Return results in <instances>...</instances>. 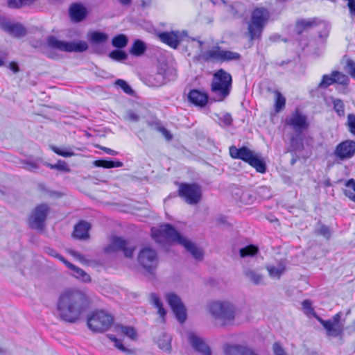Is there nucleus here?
<instances>
[{"instance_id": "f257e3e1", "label": "nucleus", "mask_w": 355, "mask_h": 355, "mask_svg": "<svg viewBox=\"0 0 355 355\" xmlns=\"http://www.w3.org/2000/svg\"><path fill=\"white\" fill-rule=\"evenodd\" d=\"M89 304V297L85 292L79 289H66L61 293L57 302L58 316L65 322L74 323Z\"/></svg>"}, {"instance_id": "f03ea898", "label": "nucleus", "mask_w": 355, "mask_h": 355, "mask_svg": "<svg viewBox=\"0 0 355 355\" xmlns=\"http://www.w3.org/2000/svg\"><path fill=\"white\" fill-rule=\"evenodd\" d=\"M232 78L230 73L220 69L213 74L210 83V92L214 101H223L230 94Z\"/></svg>"}, {"instance_id": "7ed1b4c3", "label": "nucleus", "mask_w": 355, "mask_h": 355, "mask_svg": "<svg viewBox=\"0 0 355 355\" xmlns=\"http://www.w3.org/2000/svg\"><path fill=\"white\" fill-rule=\"evenodd\" d=\"M270 17V12L265 8H256L253 10L248 21V32L246 33L250 41L261 39Z\"/></svg>"}, {"instance_id": "20e7f679", "label": "nucleus", "mask_w": 355, "mask_h": 355, "mask_svg": "<svg viewBox=\"0 0 355 355\" xmlns=\"http://www.w3.org/2000/svg\"><path fill=\"white\" fill-rule=\"evenodd\" d=\"M211 315L216 320L222 322L223 325L234 320L236 314V308L227 301L212 302L209 306Z\"/></svg>"}, {"instance_id": "39448f33", "label": "nucleus", "mask_w": 355, "mask_h": 355, "mask_svg": "<svg viewBox=\"0 0 355 355\" xmlns=\"http://www.w3.org/2000/svg\"><path fill=\"white\" fill-rule=\"evenodd\" d=\"M113 316L103 311H96L87 318L88 327L94 332H104L113 324Z\"/></svg>"}, {"instance_id": "423d86ee", "label": "nucleus", "mask_w": 355, "mask_h": 355, "mask_svg": "<svg viewBox=\"0 0 355 355\" xmlns=\"http://www.w3.org/2000/svg\"><path fill=\"white\" fill-rule=\"evenodd\" d=\"M46 45L51 49H56L64 52H83L88 49V45L85 41L64 42L58 40L53 35L46 37Z\"/></svg>"}, {"instance_id": "0eeeda50", "label": "nucleus", "mask_w": 355, "mask_h": 355, "mask_svg": "<svg viewBox=\"0 0 355 355\" xmlns=\"http://www.w3.org/2000/svg\"><path fill=\"white\" fill-rule=\"evenodd\" d=\"M151 235L157 243H162L163 240L166 239L180 244L182 241L185 239L170 224L162 225L159 227H153Z\"/></svg>"}, {"instance_id": "6e6552de", "label": "nucleus", "mask_w": 355, "mask_h": 355, "mask_svg": "<svg viewBox=\"0 0 355 355\" xmlns=\"http://www.w3.org/2000/svg\"><path fill=\"white\" fill-rule=\"evenodd\" d=\"M137 261L144 270L150 274H153L158 266L159 259L155 249L146 247L139 251Z\"/></svg>"}, {"instance_id": "1a4fd4ad", "label": "nucleus", "mask_w": 355, "mask_h": 355, "mask_svg": "<svg viewBox=\"0 0 355 355\" xmlns=\"http://www.w3.org/2000/svg\"><path fill=\"white\" fill-rule=\"evenodd\" d=\"M180 196L189 205H196L202 198L200 187L197 184H181L178 189Z\"/></svg>"}, {"instance_id": "9d476101", "label": "nucleus", "mask_w": 355, "mask_h": 355, "mask_svg": "<svg viewBox=\"0 0 355 355\" xmlns=\"http://www.w3.org/2000/svg\"><path fill=\"white\" fill-rule=\"evenodd\" d=\"M285 124L289 126L296 135L302 134L309 127L307 116L296 109L285 119Z\"/></svg>"}, {"instance_id": "9b49d317", "label": "nucleus", "mask_w": 355, "mask_h": 355, "mask_svg": "<svg viewBox=\"0 0 355 355\" xmlns=\"http://www.w3.org/2000/svg\"><path fill=\"white\" fill-rule=\"evenodd\" d=\"M49 213V207L46 204L37 206L28 218L29 226L35 230H42L44 227V222Z\"/></svg>"}, {"instance_id": "f8f14e48", "label": "nucleus", "mask_w": 355, "mask_h": 355, "mask_svg": "<svg viewBox=\"0 0 355 355\" xmlns=\"http://www.w3.org/2000/svg\"><path fill=\"white\" fill-rule=\"evenodd\" d=\"M334 155L340 161L352 159L355 155V141L347 139L339 143L334 149Z\"/></svg>"}, {"instance_id": "ddd939ff", "label": "nucleus", "mask_w": 355, "mask_h": 355, "mask_svg": "<svg viewBox=\"0 0 355 355\" xmlns=\"http://www.w3.org/2000/svg\"><path fill=\"white\" fill-rule=\"evenodd\" d=\"M135 249V246L130 245L126 240L114 236L112 238L111 243L105 248V250L106 252L122 251L125 257L131 258L133 256Z\"/></svg>"}, {"instance_id": "4468645a", "label": "nucleus", "mask_w": 355, "mask_h": 355, "mask_svg": "<svg viewBox=\"0 0 355 355\" xmlns=\"http://www.w3.org/2000/svg\"><path fill=\"white\" fill-rule=\"evenodd\" d=\"M343 313L338 312L332 317L331 319L328 320V322L324 327L327 334L332 337H342L345 330V320H341Z\"/></svg>"}, {"instance_id": "2eb2a0df", "label": "nucleus", "mask_w": 355, "mask_h": 355, "mask_svg": "<svg viewBox=\"0 0 355 355\" xmlns=\"http://www.w3.org/2000/svg\"><path fill=\"white\" fill-rule=\"evenodd\" d=\"M166 300L177 320L183 323L187 319V312L180 298L174 293H170L166 295Z\"/></svg>"}, {"instance_id": "dca6fc26", "label": "nucleus", "mask_w": 355, "mask_h": 355, "mask_svg": "<svg viewBox=\"0 0 355 355\" xmlns=\"http://www.w3.org/2000/svg\"><path fill=\"white\" fill-rule=\"evenodd\" d=\"M188 340L192 348L202 355H211L209 347L206 343L193 332L187 334Z\"/></svg>"}, {"instance_id": "f3484780", "label": "nucleus", "mask_w": 355, "mask_h": 355, "mask_svg": "<svg viewBox=\"0 0 355 355\" xmlns=\"http://www.w3.org/2000/svg\"><path fill=\"white\" fill-rule=\"evenodd\" d=\"M225 355H259L252 349L239 345L226 344L223 346Z\"/></svg>"}, {"instance_id": "a211bd4d", "label": "nucleus", "mask_w": 355, "mask_h": 355, "mask_svg": "<svg viewBox=\"0 0 355 355\" xmlns=\"http://www.w3.org/2000/svg\"><path fill=\"white\" fill-rule=\"evenodd\" d=\"M159 38L164 44L177 49L181 41V34L179 31L164 32L159 34Z\"/></svg>"}, {"instance_id": "6ab92c4d", "label": "nucleus", "mask_w": 355, "mask_h": 355, "mask_svg": "<svg viewBox=\"0 0 355 355\" xmlns=\"http://www.w3.org/2000/svg\"><path fill=\"white\" fill-rule=\"evenodd\" d=\"M317 26H322L327 30L328 26L322 21H318L317 19H302L296 24V31L297 34L300 35L305 30H308Z\"/></svg>"}, {"instance_id": "aec40b11", "label": "nucleus", "mask_w": 355, "mask_h": 355, "mask_svg": "<svg viewBox=\"0 0 355 355\" xmlns=\"http://www.w3.org/2000/svg\"><path fill=\"white\" fill-rule=\"evenodd\" d=\"M71 20L75 22L82 21L87 15V9L80 3H74L69 8Z\"/></svg>"}, {"instance_id": "412c9836", "label": "nucleus", "mask_w": 355, "mask_h": 355, "mask_svg": "<svg viewBox=\"0 0 355 355\" xmlns=\"http://www.w3.org/2000/svg\"><path fill=\"white\" fill-rule=\"evenodd\" d=\"M190 102L200 107H204L208 101V96L206 93L201 92L197 89H192L188 94Z\"/></svg>"}, {"instance_id": "4be33fe9", "label": "nucleus", "mask_w": 355, "mask_h": 355, "mask_svg": "<svg viewBox=\"0 0 355 355\" xmlns=\"http://www.w3.org/2000/svg\"><path fill=\"white\" fill-rule=\"evenodd\" d=\"M91 226L86 221H81L74 227L73 236L79 239H86L89 238V230Z\"/></svg>"}, {"instance_id": "5701e85b", "label": "nucleus", "mask_w": 355, "mask_h": 355, "mask_svg": "<svg viewBox=\"0 0 355 355\" xmlns=\"http://www.w3.org/2000/svg\"><path fill=\"white\" fill-rule=\"evenodd\" d=\"M180 245L184 246L185 249L189 252L196 260L200 261L202 259V251L191 241L184 239L183 241H182Z\"/></svg>"}, {"instance_id": "b1692460", "label": "nucleus", "mask_w": 355, "mask_h": 355, "mask_svg": "<svg viewBox=\"0 0 355 355\" xmlns=\"http://www.w3.org/2000/svg\"><path fill=\"white\" fill-rule=\"evenodd\" d=\"M5 31L17 37H21L26 34V28L19 24L6 23L3 25Z\"/></svg>"}, {"instance_id": "393cba45", "label": "nucleus", "mask_w": 355, "mask_h": 355, "mask_svg": "<svg viewBox=\"0 0 355 355\" xmlns=\"http://www.w3.org/2000/svg\"><path fill=\"white\" fill-rule=\"evenodd\" d=\"M65 266L73 271L72 275L76 279L83 282H89L91 281L90 276L83 269L77 267L69 261L67 262Z\"/></svg>"}, {"instance_id": "a878e982", "label": "nucleus", "mask_w": 355, "mask_h": 355, "mask_svg": "<svg viewBox=\"0 0 355 355\" xmlns=\"http://www.w3.org/2000/svg\"><path fill=\"white\" fill-rule=\"evenodd\" d=\"M200 55L205 61L216 60L221 62L222 49L219 46H216L205 52L201 51Z\"/></svg>"}, {"instance_id": "bb28decb", "label": "nucleus", "mask_w": 355, "mask_h": 355, "mask_svg": "<svg viewBox=\"0 0 355 355\" xmlns=\"http://www.w3.org/2000/svg\"><path fill=\"white\" fill-rule=\"evenodd\" d=\"M243 274L254 285H260L263 283V276L257 270L247 268L244 270Z\"/></svg>"}, {"instance_id": "cd10ccee", "label": "nucleus", "mask_w": 355, "mask_h": 355, "mask_svg": "<svg viewBox=\"0 0 355 355\" xmlns=\"http://www.w3.org/2000/svg\"><path fill=\"white\" fill-rule=\"evenodd\" d=\"M148 84L150 87H158L164 85L167 80L164 76V72L155 73L154 74L150 75L147 78Z\"/></svg>"}, {"instance_id": "c85d7f7f", "label": "nucleus", "mask_w": 355, "mask_h": 355, "mask_svg": "<svg viewBox=\"0 0 355 355\" xmlns=\"http://www.w3.org/2000/svg\"><path fill=\"white\" fill-rule=\"evenodd\" d=\"M248 164L254 167L259 173H263L266 172V166L265 162L261 157L255 154L253 155Z\"/></svg>"}, {"instance_id": "c756f323", "label": "nucleus", "mask_w": 355, "mask_h": 355, "mask_svg": "<svg viewBox=\"0 0 355 355\" xmlns=\"http://www.w3.org/2000/svg\"><path fill=\"white\" fill-rule=\"evenodd\" d=\"M146 50V46L145 43L140 40H137L134 42L130 52L133 55L141 56L144 53Z\"/></svg>"}, {"instance_id": "7c9ffc66", "label": "nucleus", "mask_w": 355, "mask_h": 355, "mask_svg": "<svg viewBox=\"0 0 355 355\" xmlns=\"http://www.w3.org/2000/svg\"><path fill=\"white\" fill-rule=\"evenodd\" d=\"M94 165L96 167L111 168H116V167H121L123 166V163L120 161L99 159V160L94 161Z\"/></svg>"}, {"instance_id": "2f4dec72", "label": "nucleus", "mask_w": 355, "mask_h": 355, "mask_svg": "<svg viewBox=\"0 0 355 355\" xmlns=\"http://www.w3.org/2000/svg\"><path fill=\"white\" fill-rule=\"evenodd\" d=\"M128 38L124 34H119L114 37L112 40V44L114 47L119 49H123L127 46Z\"/></svg>"}, {"instance_id": "473e14b6", "label": "nucleus", "mask_w": 355, "mask_h": 355, "mask_svg": "<svg viewBox=\"0 0 355 355\" xmlns=\"http://www.w3.org/2000/svg\"><path fill=\"white\" fill-rule=\"evenodd\" d=\"M266 268L270 277L275 279H279L285 270V267L282 263H279L277 266H268Z\"/></svg>"}, {"instance_id": "72a5a7b5", "label": "nucleus", "mask_w": 355, "mask_h": 355, "mask_svg": "<svg viewBox=\"0 0 355 355\" xmlns=\"http://www.w3.org/2000/svg\"><path fill=\"white\" fill-rule=\"evenodd\" d=\"M150 302L158 309V313L161 318H164L166 315V311L163 307V304L160 299L155 293L150 294Z\"/></svg>"}, {"instance_id": "f704fd0d", "label": "nucleus", "mask_w": 355, "mask_h": 355, "mask_svg": "<svg viewBox=\"0 0 355 355\" xmlns=\"http://www.w3.org/2000/svg\"><path fill=\"white\" fill-rule=\"evenodd\" d=\"M332 76H334V83L341 85L343 86H347L349 82V77L338 71H332Z\"/></svg>"}, {"instance_id": "c9c22d12", "label": "nucleus", "mask_w": 355, "mask_h": 355, "mask_svg": "<svg viewBox=\"0 0 355 355\" xmlns=\"http://www.w3.org/2000/svg\"><path fill=\"white\" fill-rule=\"evenodd\" d=\"M258 252V248L253 245L245 246L239 250L241 257H252Z\"/></svg>"}, {"instance_id": "e433bc0d", "label": "nucleus", "mask_w": 355, "mask_h": 355, "mask_svg": "<svg viewBox=\"0 0 355 355\" xmlns=\"http://www.w3.org/2000/svg\"><path fill=\"white\" fill-rule=\"evenodd\" d=\"M240 58L241 55L237 52L222 50L221 62L239 60Z\"/></svg>"}, {"instance_id": "4c0bfd02", "label": "nucleus", "mask_w": 355, "mask_h": 355, "mask_svg": "<svg viewBox=\"0 0 355 355\" xmlns=\"http://www.w3.org/2000/svg\"><path fill=\"white\" fill-rule=\"evenodd\" d=\"M171 337L168 335L164 334L158 340V346L160 349L164 351L170 352L171 349Z\"/></svg>"}, {"instance_id": "58836bf2", "label": "nucleus", "mask_w": 355, "mask_h": 355, "mask_svg": "<svg viewBox=\"0 0 355 355\" xmlns=\"http://www.w3.org/2000/svg\"><path fill=\"white\" fill-rule=\"evenodd\" d=\"M109 57L115 61L123 62L128 58V54L121 49H116L109 53Z\"/></svg>"}, {"instance_id": "ea45409f", "label": "nucleus", "mask_w": 355, "mask_h": 355, "mask_svg": "<svg viewBox=\"0 0 355 355\" xmlns=\"http://www.w3.org/2000/svg\"><path fill=\"white\" fill-rule=\"evenodd\" d=\"M107 38V35L98 31H94L91 34L90 41L94 44H99L106 42Z\"/></svg>"}, {"instance_id": "a19ab883", "label": "nucleus", "mask_w": 355, "mask_h": 355, "mask_svg": "<svg viewBox=\"0 0 355 355\" xmlns=\"http://www.w3.org/2000/svg\"><path fill=\"white\" fill-rule=\"evenodd\" d=\"M334 110L339 116L345 115L344 103L340 98H332Z\"/></svg>"}, {"instance_id": "79ce46f5", "label": "nucleus", "mask_w": 355, "mask_h": 355, "mask_svg": "<svg viewBox=\"0 0 355 355\" xmlns=\"http://www.w3.org/2000/svg\"><path fill=\"white\" fill-rule=\"evenodd\" d=\"M276 101L275 104V110L277 112H281L285 107L286 98L279 92H275Z\"/></svg>"}, {"instance_id": "37998d69", "label": "nucleus", "mask_w": 355, "mask_h": 355, "mask_svg": "<svg viewBox=\"0 0 355 355\" xmlns=\"http://www.w3.org/2000/svg\"><path fill=\"white\" fill-rule=\"evenodd\" d=\"M35 0H8V4L10 8H19L22 6L32 4Z\"/></svg>"}, {"instance_id": "c03bdc74", "label": "nucleus", "mask_w": 355, "mask_h": 355, "mask_svg": "<svg viewBox=\"0 0 355 355\" xmlns=\"http://www.w3.org/2000/svg\"><path fill=\"white\" fill-rule=\"evenodd\" d=\"M254 153L247 147L241 148L239 159L243 161L249 163Z\"/></svg>"}, {"instance_id": "a18cd8bd", "label": "nucleus", "mask_w": 355, "mask_h": 355, "mask_svg": "<svg viewBox=\"0 0 355 355\" xmlns=\"http://www.w3.org/2000/svg\"><path fill=\"white\" fill-rule=\"evenodd\" d=\"M45 165L49 167L51 169H56L64 172H69L70 171L66 162L62 160H59L55 164L45 163Z\"/></svg>"}, {"instance_id": "49530a36", "label": "nucleus", "mask_w": 355, "mask_h": 355, "mask_svg": "<svg viewBox=\"0 0 355 355\" xmlns=\"http://www.w3.org/2000/svg\"><path fill=\"white\" fill-rule=\"evenodd\" d=\"M115 85L120 87L125 94L128 95H133V89L125 80L122 79H118L116 80Z\"/></svg>"}, {"instance_id": "de8ad7c7", "label": "nucleus", "mask_w": 355, "mask_h": 355, "mask_svg": "<svg viewBox=\"0 0 355 355\" xmlns=\"http://www.w3.org/2000/svg\"><path fill=\"white\" fill-rule=\"evenodd\" d=\"M334 83V76L332 73L329 75H323L320 83L318 84V88L325 89L329 85Z\"/></svg>"}, {"instance_id": "09e8293b", "label": "nucleus", "mask_w": 355, "mask_h": 355, "mask_svg": "<svg viewBox=\"0 0 355 355\" xmlns=\"http://www.w3.org/2000/svg\"><path fill=\"white\" fill-rule=\"evenodd\" d=\"M51 148L55 153L64 157H69L75 155L73 152L66 148H60L56 146H51Z\"/></svg>"}, {"instance_id": "8fccbe9b", "label": "nucleus", "mask_w": 355, "mask_h": 355, "mask_svg": "<svg viewBox=\"0 0 355 355\" xmlns=\"http://www.w3.org/2000/svg\"><path fill=\"white\" fill-rule=\"evenodd\" d=\"M45 252L51 257H53L60 261H61L64 265L67 264L68 261L60 254H59L55 250L51 248H46Z\"/></svg>"}, {"instance_id": "3c124183", "label": "nucleus", "mask_w": 355, "mask_h": 355, "mask_svg": "<svg viewBox=\"0 0 355 355\" xmlns=\"http://www.w3.org/2000/svg\"><path fill=\"white\" fill-rule=\"evenodd\" d=\"M119 329L123 334L127 336L131 339H133L136 336V331L133 327L119 326Z\"/></svg>"}, {"instance_id": "603ef678", "label": "nucleus", "mask_w": 355, "mask_h": 355, "mask_svg": "<svg viewBox=\"0 0 355 355\" xmlns=\"http://www.w3.org/2000/svg\"><path fill=\"white\" fill-rule=\"evenodd\" d=\"M302 306L304 313L307 315H312L315 311L312 307V303L309 300H304L302 302Z\"/></svg>"}, {"instance_id": "864d4df0", "label": "nucleus", "mask_w": 355, "mask_h": 355, "mask_svg": "<svg viewBox=\"0 0 355 355\" xmlns=\"http://www.w3.org/2000/svg\"><path fill=\"white\" fill-rule=\"evenodd\" d=\"M124 119L130 122H137L139 120L140 116L134 111L129 110L125 112Z\"/></svg>"}, {"instance_id": "5fc2aeb1", "label": "nucleus", "mask_w": 355, "mask_h": 355, "mask_svg": "<svg viewBox=\"0 0 355 355\" xmlns=\"http://www.w3.org/2000/svg\"><path fill=\"white\" fill-rule=\"evenodd\" d=\"M347 125L348 126L349 131L352 135H355V114H349L347 115Z\"/></svg>"}, {"instance_id": "6e6d98bb", "label": "nucleus", "mask_w": 355, "mask_h": 355, "mask_svg": "<svg viewBox=\"0 0 355 355\" xmlns=\"http://www.w3.org/2000/svg\"><path fill=\"white\" fill-rule=\"evenodd\" d=\"M272 350L275 355H288L279 343L273 344Z\"/></svg>"}, {"instance_id": "4d7b16f0", "label": "nucleus", "mask_w": 355, "mask_h": 355, "mask_svg": "<svg viewBox=\"0 0 355 355\" xmlns=\"http://www.w3.org/2000/svg\"><path fill=\"white\" fill-rule=\"evenodd\" d=\"M318 233L326 239H329L331 236V231L329 228L324 225H322L318 230Z\"/></svg>"}, {"instance_id": "13d9d810", "label": "nucleus", "mask_w": 355, "mask_h": 355, "mask_svg": "<svg viewBox=\"0 0 355 355\" xmlns=\"http://www.w3.org/2000/svg\"><path fill=\"white\" fill-rule=\"evenodd\" d=\"M240 152L241 148H237L234 146L230 147V155L232 158L239 159Z\"/></svg>"}, {"instance_id": "bf43d9fd", "label": "nucleus", "mask_w": 355, "mask_h": 355, "mask_svg": "<svg viewBox=\"0 0 355 355\" xmlns=\"http://www.w3.org/2000/svg\"><path fill=\"white\" fill-rule=\"evenodd\" d=\"M347 66L349 68V73L355 79V62L352 60H349L347 62Z\"/></svg>"}, {"instance_id": "052dcab7", "label": "nucleus", "mask_w": 355, "mask_h": 355, "mask_svg": "<svg viewBox=\"0 0 355 355\" xmlns=\"http://www.w3.org/2000/svg\"><path fill=\"white\" fill-rule=\"evenodd\" d=\"M24 168L30 171H35L39 167L35 162H26L24 163Z\"/></svg>"}, {"instance_id": "680f3d73", "label": "nucleus", "mask_w": 355, "mask_h": 355, "mask_svg": "<svg viewBox=\"0 0 355 355\" xmlns=\"http://www.w3.org/2000/svg\"><path fill=\"white\" fill-rule=\"evenodd\" d=\"M221 120L223 121V123L226 125H230L232 123V118L230 114L226 113L225 114L223 117L221 118Z\"/></svg>"}, {"instance_id": "e2e57ef3", "label": "nucleus", "mask_w": 355, "mask_h": 355, "mask_svg": "<svg viewBox=\"0 0 355 355\" xmlns=\"http://www.w3.org/2000/svg\"><path fill=\"white\" fill-rule=\"evenodd\" d=\"M345 195L348 197L349 199L355 202V193L352 191V189H348L347 187L344 190Z\"/></svg>"}, {"instance_id": "0e129e2a", "label": "nucleus", "mask_w": 355, "mask_h": 355, "mask_svg": "<svg viewBox=\"0 0 355 355\" xmlns=\"http://www.w3.org/2000/svg\"><path fill=\"white\" fill-rule=\"evenodd\" d=\"M114 345L116 348L120 349L122 352H127L128 349L123 346L121 341L119 339L116 340L114 342Z\"/></svg>"}, {"instance_id": "69168bd1", "label": "nucleus", "mask_w": 355, "mask_h": 355, "mask_svg": "<svg viewBox=\"0 0 355 355\" xmlns=\"http://www.w3.org/2000/svg\"><path fill=\"white\" fill-rule=\"evenodd\" d=\"M345 186L348 189H352V191L355 193V180L354 179L349 180L347 182Z\"/></svg>"}, {"instance_id": "338daca9", "label": "nucleus", "mask_w": 355, "mask_h": 355, "mask_svg": "<svg viewBox=\"0 0 355 355\" xmlns=\"http://www.w3.org/2000/svg\"><path fill=\"white\" fill-rule=\"evenodd\" d=\"M312 315L322 325V327L324 328L325 327V326L327 325V324L328 322V320H324L322 319L320 316H318L316 314L315 312Z\"/></svg>"}, {"instance_id": "774afa93", "label": "nucleus", "mask_w": 355, "mask_h": 355, "mask_svg": "<svg viewBox=\"0 0 355 355\" xmlns=\"http://www.w3.org/2000/svg\"><path fill=\"white\" fill-rule=\"evenodd\" d=\"M164 72V76L166 78V79L167 80V76L168 75V72H169V69L168 67H166V66H164V67H162L158 69L157 73H163Z\"/></svg>"}]
</instances>
